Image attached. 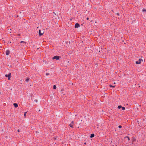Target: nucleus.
Returning <instances> with one entry per match:
<instances>
[{"mask_svg":"<svg viewBox=\"0 0 146 146\" xmlns=\"http://www.w3.org/2000/svg\"><path fill=\"white\" fill-rule=\"evenodd\" d=\"M60 58L59 56H54L53 58V59H56V60H58Z\"/></svg>","mask_w":146,"mask_h":146,"instance_id":"7ed1b4c3","label":"nucleus"},{"mask_svg":"<svg viewBox=\"0 0 146 146\" xmlns=\"http://www.w3.org/2000/svg\"><path fill=\"white\" fill-rule=\"evenodd\" d=\"M121 108L122 109V110H125V108L124 107H122H122H121Z\"/></svg>","mask_w":146,"mask_h":146,"instance_id":"f8f14e48","label":"nucleus"},{"mask_svg":"<svg viewBox=\"0 0 146 146\" xmlns=\"http://www.w3.org/2000/svg\"><path fill=\"white\" fill-rule=\"evenodd\" d=\"M80 25L78 23H76L75 25V28H78V27H80Z\"/></svg>","mask_w":146,"mask_h":146,"instance_id":"39448f33","label":"nucleus"},{"mask_svg":"<svg viewBox=\"0 0 146 146\" xmlns=\"http://www.w3.org/2000/svg\"><path fill=\"white\" fill-rule=\"evenodd\" d=\"M29 78H27V79H26V82H28L29 81Z\"/></svg>","mask_w":146,"mask_h":146,"instance_id":"f3484780","label":"nucleus"},{"mask_svg":"<svg viewBox=\"0 0 146 146\" xmlns=\"http://www.w3.org/2000/svg\"><path fill=\"white\" fill-rule=\"evenodd\" d=\"M110 87H113V88H114L115 87V86H111V85H110Z\"/></svg>","mask_w":146,"mask_h":146,"instance_id":"dca6fc26","label":"nucleus"},{"mask_svg":"<svg viewBox=\"0 0 146 146\" xmlns=\"http://www.w3.org/2000/svg\"><path fill=\"white\" fill-rule=\"evenodd\" d=\"M10 53V51L9 50H7L6 52V54L7 55H8Z\"/></svg>","mask_w":146,"mask_h":146,"instance_id":"423d86ee","label":"nucleus"},{"mask_svg":"<svg viewBox=\"0 0 146 146\" xmlns=\"http://www.w3.org/2000/svg\"><path fill=\"white\" fill-rule=\"evenodd\" d=\"M84 144L86 145V143H84Z\"/></svg>","mask_w":146,"mask_h":146,"instance_id":"393cba45","label":"nucleus"},{"mask_svg":"<svg viewBox=\"0 0 146 146\" xmlns=\"http://www.w3.org/2000/svg\"><path fill=\"white\" fill-rule=\"evenodd\" d=\"M115 84V82H114V84Z\"/></svg>","mask_w":146,"mask_h":146,"instance_id":"bb28decb","label":"nucleus"},{"mask_svg":"<svg viewBox=\"0 0 146 146\" xmlns=\"http://www.w3.org/2000/svg\"><path fill=\"white\" fill-rule=\"evenodd\" d=\"M13 105L15 108H17L18 106L17 104L16 103L13 104Z\"/></svg>","mask_w":146,"mask_h":146,"instance_id":"0eeeda50","label":"nucleus"},{"mask_svg":"<svg viewBox=\"0 0 146 146\" xmlns=\"http://www.w3.org/2000/svg\"><path fill=\"white\" fill-rule=\"evenodd\" d=\"M35 102H37V100H35Z\"/></svg>","mask_w":146,"mask_h":146,"instance_id":"4be33fe9","label":"nucleus"},{"mask_svg":"<svg viewBox=\"0 0 146 146\" xmlns=\"http://www.w3.org/2000/svg\"><path fill=\"white\" fill-rule=\"evenodd\" d=\"M53 89H56V85H54V86H53Z\"/></svg>","mask_w":146,"mask_h":146,"instance_id":"ddd939ff","label":"nucleus"},{"mask_svg":"<svg viewBox=\"0 0 146 146\" xmlns=\"http://www.w3.org/2000/svg\"><path fill=\"white\" fill-rule=\"evenodd\" d=\"M125 138H127L128 140H130L129 138L128 137H125Z\"/></svg>","mask_w":146,"mask_h":146,"instance_id":"2eb2a0df","label":"nucleus"},{"mask_svg":"<svg viewBox=\"0 0 146 146\" xmlns=\"http://www.w3.org/2000/svg\"><path fill=\"white\" fill-rule=\"evenodd\" d=\"M18 132H19V130L18 129Z\"/></svg>","mask_w":146,"mask_h":146,"instance_id":"5701e85b","label":"nucleus"},{"mask_svg":"<svg viewBox=\"0 0 146 146\" xmlns=\"http://www.w3.org/2000/svg\"><path fill=\"white\" fill-rule=\"evenodd\" d=\"M142 12H146V10L145 9H143L142 10Z\"/></svg>","mask_w":146,"mask_h":146,"instance_id":"4468645a","label":"nucleus"},{"mask_svg":"<svg viewBox=\"0 0 146 146\" xmlns=\"http://www.w3.org/2000/svg\"><path fill=\"white\" fill-rule=\"evenodd\" d=\"M46 74V76H48L49 74L48 73H47Z\"/></svg>","mask_w":146,"mask_h":146,"instance_id":"aec40b11","label":"nucleus"},{"mask_svg":"<svg viewBox=\"0 0 146 146\" xmlns=\"http://www.w3.org/2000/svg\"><path fill=\"white\" fill-rule=\"evenodd\" d=\"M21 43H23V44H26V42H25L23 41H21L20 42Z\"/></svg>","mask_w":146,"mask_h":146,"instance_id":"1a4fd4ad","label":"nucleus"},{"mask_svg":"<svg viewBox=\"0 0 146 146\" xmlns=\"http://www.w3.org/2000/svg\"><path fill=\"white\" fill-rule=\"evenodd\" d=\"M11 73H10L8 74H6V75H5V76L6 77H8V80H10V78H11Z\"/></svg>","mask_w":146,"mask_h":146,"instance_id":"20e7f679","label":"nucleus"},{"mask_svg":"<svg viewBox=\"0 0 146 146\" xmlns=\"http://www.w3.org/2000/svg\"><path fill=\"white\" fill-rule=\"evenodd\" d=\"M71 123H72L73 124V121H72L71 122Z\"/></svg>","mask_w":146,"mask_h":146,"instance_id":"412c9836","label":"nucleus"},{"mask_svg":"<svg viewBox=\"0 0 146 146\" xmlns=\"http://www.w3.org/2000/svg\"><path fill=\"white\" fill-rule=\"evenodd\" d=\"M117 15H118V14H119L118 13H117Z\"/></svg>","mask_w":146,"mask_h":146,"instance_id":"a878e982","label":"nucleus"},{"mask_svg":"<svg viewBox=\"0 0 146 146\" xmlns=\"http://www.w3.org/2000/svg\"><path fill=\"white\" fill-rule=\"evenodd\" d=\"M142 61V59L140 58L139 59V60L138 61H136L135 63L136 64H139L141 63V62Z\"/></svg>","mask_w":146,"mask_h":146,"instance_id":"f257e3e1","label":"nucleus"},{"mask_svg":"<svg viewBox=\"0 0 146 146\" xmlns=\"http://www.w3.org/2000/svg\"><path fill=\"white\" fill-rule=\"evenodd\" d=\"M118 127L119 128H121L122 127V126L121 125H119L118 126Z\"/></svg>","mask_w":146,"mask_h":146,"instance_id":"6ab92c4d","label":"nucleus"},{"mask_svg":"<svg viewBox=\"0 0 146 146\" xmlns=\"http://www.w3.org/2000/svg\"><path fill=\"white\" fill-rule=\"evenodd\" d=\"M44 33V31H42V32H41V30H39V32H38V33H39V35L40 36H41Z\"/></svg>","mask_w":146,"mask_h":146,"instance_id":"f03ea898","label":"nucleus"},{"mask_svg":"<svg viewBox=\"0 0 146 146\" xmlns=\"http://www.w3.org/2000/svg\"><path fill=\"white\" fill-rule=\"evenodd\" d=\"M94 134L92 133V134H91V136H90V137L91 138H92V137H94Z\"/></svg>","mask_w":146,"mask_h":146,"instance_id":"6e6552de","label":"nucleus"},{"mask_svg":"<svg viewBox=\"0 0 146 146\" xmlns=\"http://www.w3.org/2000/svg\"><path fill=\"white\" fill-rule=\"evenodd\" d=\"M69 125L71 127H73V124L72 123H70V124Z\"/></svg>","mask_w":146,"mask_h":146,"instance_id":"9d476101","label":"nucleus"},{"mask_svg":"<svg viewBox=\"0 0 146 146\" xmlns=\"http://www.w3.org/2000/svg\"><path fill=\"white\" fill-rule=\"evenodd\" d=\"M27 113V112H25V113H24V116H25H25H26V113Z\"/></svg>","mask_w":146,"mask_h":146,"instance_id":"a211bd4d","label":"nucleus"},{"mask_svg":"<svg viewBox=\"0 0 146 146\" xmlns=\"http://www.w3.org/2000/svg\"><path fill=\"white\" fill-rule=\"evenodd\" d=\"M121 107L122 106H119L117 107V108L119 109H120L121 108Z\"/></svg>","mask_w":146,"mask_h":146,"instance_id":"9b49d317","label":"nucleus"},{"mask_svg":"<svg viewBox=\"0 0 146 146\" xmlns=\"http://www.w3.org/2000/svg\"><path fill=\"white\" fill-rule=\"evenodd\" d=\"M88 19H89V18H87V20H88Z\"/></svg>","mask_w":146,"mask_h":146,"instance_id":"b1692460","label":"nucleus"}]
</instances>
